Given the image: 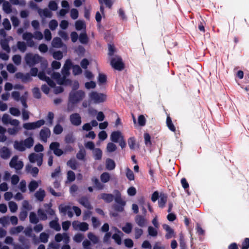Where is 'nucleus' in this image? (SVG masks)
Segmentation results:
<instances>
[{
	"mask_svg": "<svg viewBox=\"0 0 249 249\" xmlns=\"http://www.w3.org/2000/svg\"><path fill=\"white\" fill-rule=\"evenodd\" d=\"M114 194L115 196L111 194L103 193L101 195V198L107 203H110L114 199L116 204L112 205L113 209L116 212H122L124 210L126 202L122 199L121 194L119 191L115 190Z\"/></svg>",
	"mask_w": 249,
	"mask_h": 249,
	"instance_id": "nucleus-1",
	"label": "nucleus"
},
{
	"mask_svg": "<svg viewBox=\"0 0 249 249\" xmlns=\"http://www.w3.org/2000/svg\"><path fill=\"white\" fill-rule=\"evenodd\" d=\"M85 96V92L82 90H78L75 91H71L69 94L68 110L71 111L72 107L70 108V104L73 105L80 102Z\"/></svg>",
	"mask_w": 249,
	"mask_h": 249,
	"instance_id": "nucleus-2",
	"label": "nucleus"
},
{
	"mask_svg": "<svg viewBox=\"0 0 249 249\" xmlns=\"http://www.w3.org/2000/svg\"><path fill=\"white\" fill-rule=\"evenodd\" d=\"M59 147L60 143L58 142H55L51 143L50 144L49 148L51 150L53 151V154L55 156L58 157L61 156L65 152L66 153L67 152H71L73 150L72 147L69 144L66 145L64 149V151L61 149H60Z\"/></svg>",
	"mask_w": 249,
	"mask_h": 249,
	"instance_id": "nucleus-3",
	"label": "nucleus"
},
{
	"mask_svg": "<svg viewBox=\"0 0 249 249\" xmlns=\"http://www.w3.org/2000/svg\"><path fill=\"white\" fill-rule=\"evenodd\" d=\"M42 58V57L38 54H33L30 53H26L25 56L26 63L30 67L35 66L36 64L40 62Z\"/></svg>",
	"mask_w": 249,
	"mask_h": 249,
	"instance_id": "nucleus-4",
	"label": "nucleus"
},
{
	"mask_svg": "<svg viewBox=\"0 0 249 249\" xmlns=\"http://www.w3.org/2000/svg\"><path fill=\"white\" fill-rule=\"evenodd\" d=\"M107 97L106 94L95 91H91L89 94L90 100L95 104H100L105 102L107 100Z\"/></svg>",
	"mask_w": 249,
	"mask_h": 249,
	"instance_id": "nucleus-5",
	"label": "nucleus"
},
{
	"mask_svg": "<svg viewBox=\"0 0 249 249\" xmlns=\"http://www.w3.org/2000/svg\"><path fill=\"white\" fill-rule=\"evenodd\" d=\"M45 121L43 119L38 120L35 122L27 123L23 125V127L26 130H32L43 125L45 124Z\"/></svg>",
	"mask_w": 249,
	"mask_h": 249,
	"instance_id": "nucleus-6",
	"label": "nucleus"
},
{
	"mask_svg": "<svg viewBox=\"0 0 249 249\" xmlns=\"http://www.w3.org/2000/svg\"><path fill=\"white\" fill-rule=\"evenodd\" d=\"M23 163L21 160H18V156L16 155L12 157L10 162L9 166L11 168H14L16 170H21L23 167Z\"/></svg>",
	"mask_w": 249,
	"mask_h": 249,
	"instance_id": "nucleus-7",
	"label": "nucleus"
},
{
	"mask_svg": "<svg viewBox=\"0 0 249 249\" xmlns=\"http://www.w3.org/2000/svg\"><path fill=\"white\" fill-rule=\"evenodd\" d=\"M51 134L50 129L47 127H44L41 129L39 133L40 139L41 141L46 142L48 139Z\"/></svg>",
	"mask_w": 249,
	"mask_h": 249,
	"instance_id": "nucleus-8",
	"label": "nucleus"
},
{
	"mask_svg": "<svg viewBox=\"0 0 249 249\" xmlns=\"http://www.w3.org/2000/svg\"><path fill=\"white\" fill-rule=\"evenodd\" d=\"M110 64L115 69L121 71L124 68V64L123 63L122 59L120 58L117 59L113 58L110 61Z\"/></svg>",
	"mask_w": 249,
	"mask_h": 249,
	"instance_id": "nucleus-9",
	"label": "nucleus"
},
{
	"mask_svg": "<svg viewBox=\"0 0 249 249\" xmlns=\"http://www.w3.org/2000/svg\"><path fill=\"white\" fill-rule=\"evenodd\" d=\"M71 124L75 126H79L81 124V117L79 113L71 114L70 116Z\"/></svg>",
	"mask_w": 249,
	"mask_h": 249,
	"instance_id": "nucleus-10",
	"label": "nucleus"
},
{
	"mask_svg": "<svg viewBox=\"0 0 249 249\" xmlns=\"http://www.w3.org/2000/svg\"><path fill=\"white\" fill-rule=\"evenodd\" d=\"M15 77L18 79H21L22 82L23 83H26L28 81L32 80V78H31L29 73L24 74L22 72H18L16 73Z\"/></svg>",
	"mask_w": 249,
	"mask_h": 249,
	"instance_id": "nucleus-11",
	"label": "nucleus"
},
{
	"mask_svg": "<svg viewBox=\"0 0 249 249\" xmlns=\"http://www.w3.org/2000/svg\"><path fill=\"white\" fill-rule=\"evenodd\" d=\"M11 151L9 149L5 146H3L0 149V154L1 158L3 159H8L11 156Z\"/></svg>",
	"mask_w": 249,
	"mask_h": 249,
	"instance_id": "nucleus-12",
	"label": "nucleus"
},
{
	"mask_svg": "<svg viewBox=\"0 0 249 249\" xmlns=\"http://www.w3.org/2000/svg\"><path fill=\"white\" fill-rule=\"evenodd\" d=\"M59 209L60 213H62L64 214H66L67 212L68 215L70 217H71L73 215L72 212L71 211V208L70 206H63L62 205H61L59 206Z\"/></svg>",
	"mask_w": 249,
	"mask_h": 249,
	"instance_id": "nucleus-13",
	"label": "nucleus"
},
{
	"mask_svg": "<svg viewBox=\"0 0 249 249\" xmlns=\"http://www.w3.org/2000/svg\"><path fill=\"white\" fill-rule=\"evenodd\" d=\"M122 137H124V136L119 131H113L110 135V139L111 141L116 143L118 142L121 139Z\"/></svg>",
	"mask_w": 249,
	"mask_h": 249,
	"instance_id": "nucleus-14",
	"label": "nucleus"
},
{
	"mask_svg": "<svg viewBox=\"0 0 249 249\" xmlns=\"http://www.w3.org/2000/svg\"><path fill=\"white\" fill-rule=\"evenodd\" d=\"M162 227L167 232L165 234L166 239H170L174 236V230L168 225L164 224L162 225Z\"/></svg>",
	"mask_w": 249,
	"mask_h": 249,
	"instance_id": "nucleus-15",
	"label": "nucleus"
},
{
	"mask_svg": "<svg viewBox=\"0 0 249 249\" xmlns=\"http://www.w3.org/2000/svg\"><path fill=\"white\" fill-rule=\"evenodd\" d=\"M72 66V64L71 60L68 59L66 61L65 63L62 70V72L63 75H69V70Z\"/></svg>",
	"mask_w": 249,
	"mask_h": 249,
	"instance_id": "nucleus-16",
	"label": "nucleus"
},
{
	"mask_svg": "<svg viewBox=\"0 0 249 249\" xmlns=\"http://www.w3.org/2000/svg\"><path fill=\"white\" fill-rule=\"evenodd\" d=\"M0 44L2 49L6 51L7 53H10V48L9 45V41L6 39H2L0 40Z\"/></svg>",
	"mask_w": 249,
	"mask_h": 249,
	"instance_id": "nucleus-17",
	"label": "nucleus"
},
{
	"mask_svg": "<svg viewBox=\"0 0 249 249\" xmlns=\"http://www.w3.org/2000/svg\"><path fill=\"white\" fill-rule=\"evenodd\" d=\"M14 147L16 150L21 152L24 151L26 149L23 141H21L20 142L18 141H15Z\"/></svg>",
	"mask_w": 249,
	"mask_h": 249,
	"instance_id": "nucleus-18",
	"label": "nucleus"
},
{
	"mask_svg": "<svg viewBox=\"0 0 249 249\" xmlns=\"http://www.w3.org/2000/svg\"><path fill=\"white\" fill-rule=\"evenodd\" d=\"M135 220L140 227L142 228L145 226L146 220L143 216L137 215L135 218Z\"/></svg>",
	"mask_w": 249,
	"mask_h": 249,
	"instance_id": "nucleus-19",
	"label": "nucleus"
},
{
	"mask_svg": "<svg viewBox=\"0 0 249 249\" xmlns=\"http://www.w3.org/2000/svg\"><path fill=\"white\" fill-rule=\"evenodd\" d=\"M167 201V196L164 194H161L160 198L158 200L159 206L160 208H163L164 207Z\"/></svg>",
	"mask_w": 249,
	"mask_h": 249,
	"instance_id": "nucleus-20",
	"label": "nucleus"
},
{
	"mask_svg": "<svg viewBox=\"0 0 249 249\" xmlns=\"http://www.w3.org/2000/svg\"><path fill=\"white\" fill-rule=\"evenodd\" d=\"M38 13L40 17L44 16L46 18H50L52 17V12L47 8L43 10H42L40 8H38Z\"/></svg>",
	"mask_w": 249,
	"mask_h": 249,
	"instance_id": "nucleus-21",
	"label": "nucleus"
},
{
	"mask_svg": "<svg viewBox=\"0 0 249 249\" xmlns=\"http://www.w3.org/2000/svg\"><path fill=\"white\" fill-rule=\"evenodd\" d=\"M52 46L54 48H59L62 47L63 43L60 37H54L52 42Z\"/></svg>",
	"mask_w": 249,
	"mask_h": 249,
	"instance_id": "nucleus-22",
	"label": "nucleus"
},
{
	"mask_svg": "<svg viewBox=\"0 0 249 249\" xmlns=\"http://www.w3.org/2000/svg\"><path fill=\"white\" fill-rule=\"evenodd\" d=\"M79 202L84 207L87 208L88 209L90 210L92 209V207L90 205V202H89L88 199L86 197H81L79 199Z\"/></svg>",
	"mask_w": 249,
	"mask_h": 249,
	"instance_id": "nucleus-23",
	"label": "nucleus"
},
{
	"mask_svg": "<svg viewBox=\"0 0 249 249\" xmlns=\"http://www.w3.org/2000/svg\"><path fill=\"white\" fill-rule=\"evenodd\" d=\"M91 181L94 184V187L99 190H102L104 187V185L101 183L99 179L96 177H93L91 178Z\"/></svg>",
	"mask_w": 249,
	"mask_h": 249,
	"instance_id": "nucleus-24",
	"label": "nucleus"
},
{
	"mask_svg": "<svg viewBox=\"0 0 249 249\" xmlns=\"http://www.w3.org/2000/svg\"><path fill=\"white\" fill-rule=\"evenodd\" d=\"M93 158L95 160H101L102 157V151L98 148H96L93 151Z\"/></svg>",
	"mask_w": 249,
	"mask_h": 249,
	"instance_id": "nucleus-25",
	"label": "nucleus"
},
{
	"mask_svg": "<svg viewBox=\"0 0 249 249\" xmlns=\"http://www.w3.org/2000/svg\"><path fill=\"white\" fill-rule=\"evenodd\" d=\"M166 123V125L170 130L174 132H176V127L172 122L171 117L169 116L167 117Z\"/></svg>",
	"mask_w": 249,
	"mask_h": 249,
	"instance_id": "nucleus-26",
	"label": "nucleus"
},
{
	"mask_svg": "<svg viewBox=\"0 0 249 249\" xmlns=\"http://www.w3.org/2000/svg\"><path fill=\"white\" fill-rule=\"evenodd\" d=\"M25 148H30L34 144V139L32 137H29L23 141Z\"/></svg>",
	"mask_w": 249,
	"mask_h": 249,
	"instance_id": "nucleus-27",
	"label": "nucleus"
},
{
	"mask_svg": "<svg viewBox=\"0 0 249 249\" xmlns=\"http://www.w3.org/2000/svg\"><path fill=\"white\" fill-rule=\"evenodd\" d=\"M36 198L40 201L43 200L45 196V192L44 190L40 189L39 191H37L35 194Z\"/></svg>",
	"mask_w": 249,
	"mask_h": 249,
	"instance_id": "nucleus-28",
	"label": "nucleus"
},
{
	"mask_svg": "<svg viewBox=\"0 0 249 249\" xmlns=\"http://www.w3.org/2000/svg\"><path fill=\"white\" fill-rule=\"evenodd\" d=\"M115 167V163L114 161L110 159H107L106 160V168L108 170H112Z\"/></svg>",
	"mask_w": 249,
	"mask_h": 249,
	"instance_id": "nucleus-29",
	"label": "nucleus"
},
{
	"mask_svg": "<svg viewBox=\"0 0 249 249\" xmlns=\"http://www.w3.org/2000/svg\"><path fill=\"white\" fill-rule=\"evenodd\" d=\"M67 75H63L60 81L58 82V84L65 86L71 85L72 81L70 79L66 78Z\"/></svg>",
	"mask_w": 249,
	"mask_h": 249,
	"instance_id": "nucleus-30",
	"label": "nucleus"
},
{
	"mask_svg": "<svg viewBox=\"0 0 249 249\" xmlns=\"http://www.w3.org/2000/svg\"><path fill=\"white\" fill-rule=\"evenodd\" d=\"M115 0H98L99 4H105L107 7L109 9L112 8Z\"/></svg>",
	"mask_w": 249,
	"mask_h": 249,
	"instance_id": "nucleus-31",
	"label": "nucleus"
},
{
	"mask_svg": "<svg viewBox=\"0 0 249 249\" xmlns=\"http://www.w3.org/2000/svg\"><path fill=\"white\" fill-rule=\"evenodd\" d=\"M49 225L51 228L55 230L56 231H59L61 230L60 226L56 220L50 221Z\"/></svg>",
	"mask_w": 249,
	"mask_h": 249,
	"instance_id": "nucleus-32",
	"label": "nucleus"
},
{
	"mask_svg": "<svg viewBox=\"0 0 249 249\" xmlns=\"http://www.w3.org/2000/svg\"><path fill=\"white\" fill-rule=\"evenodd\" d=\"M3 10L7 14L12 12V7L10 3L8 1H4L3 3Z\"/></svg>",
	"mask_w": 249,
	"mask_h": 249,
	"instance_id": "nucleus-33",
	"label": "nucleus"
},
{
	"mask_svg": "<svg viewBox=\"0 0 249 249\" xmlns=\"http://www.w3.org/2000/svg\"><path fill=\"white\" fill-rule=\"evenodd\" d=\"M17 45L18 49L21 52L24 53L26 51L27 49V45L25 42L23 41H18Z\"/></svg>",
	"mask_w": 249,
	"mask_h": 249,
	"instance_id": "nucleus-34",
	"label": "nucleus"
},
{
	"mask_svg": "<svg viewBox=\"0 0 249 249\" xmlns=\"http://www.w3.org/2000/svg\"><path fill=\"white\" fill-rule=\"evenodd\" d=\"M30 222L33 224H37L39 219L37 218L36 213L34 212H31L29 215Z\"/></svg>",
	"mask_w": 249,
	"mask_h": 249,
	"instance_id": "nucleus-35",
	"label": "nucleus"
},
{
	"mask_svg": "<svg viewBox=\"0 0 249 249\" xmlns=\"http://www.w3.org/2000/svg\"><path fill=\"white\" fill-rule=\"evenodd\" d=\"M38 186V185L37 182L36 180H32L29 183L28 188L30 192H33L36 190Z\"/></svg>",
	"mask_w": 249,
	"mask_h": 249,
	"instance_id": "nucleus-36",
	"label": "nucleus"
},
{
	"mask_svg": "<svg viewBox=\"0 0 249 249\" xmlns=\"http://www.w3.org/2000/svg\"><path fill=\"white\" fill-rule=\"evenodd\" d=\"M100 178L102 182L107 183L110 178L109 174L107 172H104L100 176Z\"/></svg>",
	"mask_w": 249,
	"mask_h": 249,
	"instance_id": "nucleus-37",
	"label": "nucleus"
},
{
	"mask_svg": "<svg viewBox=\"0 0 249 249\" xmlns=\"http://www.w3.org/2000/svg\"><path fill=\"white\" fill-rule=\"evenodd\" d=\"M86 155V151L84 149H80L76 154V158L80 160H84Z\"/></svg>",
	"mask_w": 249,
	"mask_h": 249,
	"instance_id": "nucleus-38",
	"label": "nucleus"
},
{
	"mask_svg": "<svg viewBox=\"0 0 249 249\" xmlns=\"http://www.w3.org/2000/svg\"><path fill=\"white\" fill-rule=\"evenodd\" d=\"M128 144L130 149L134 150L136 145V139L134 137H132L128 139Z\"/></svg>",
	"mask_w": 249,
	"mask_h": 249,
	"instance_id": "nucleus-39",
	"label": "nucleus"
},
{
	"mask_svg": "<svg viewBox=\"0 0 249 249\" xmlns=\"http://www.w3.org/2000/svg\"><path fill=\"white\" fill-rule=\"evenodd\" d=\"M132 229V225L130 223H126L125 225L122 227V230L127 234L130 233Z\"/></svg>",
	"mask_w": 249,
	"mask_h": 249,
	"instance_id": "nucleus-40",
	"label": "nucleus"
},
{
	"mask_svg": "<svg viewBox=\"0 0 249 249\" xmlns=\"http://www.w3.org/2000/svg\"><path fill=\"white\" fill-rule=\"evenodd\" d=\"M79 41L83 44H85L88 42V37L86 33H82L80 34L79 37Z\"/></svg>",
	"mask_w": 249,
	"mask_h": 249,
	"instance_id": "nucleus-41",
	"label": "nucleus"
},
{
	"mask_svg": "<svg viewBox=\"0 0 249 249\" xmlns=\"http://www.w3.org/2000/svg\"><path fill=\"white\" fill-rule=\"evenodd\" d=\"M82 72V70L78 65H75L72 66V73L74 75H77L81 74Z\"/></svg>",
	"mask_w": 249,
	"mask_h": 249,
	"instance_id": "nucleus-42",
	"label": "nucleus"
},
{
	"mask_svg": "<svg viewBox=\"0 0 249 249\" xmlns=\"http://www.w3.org/2000/svg\"><path fill=\"white\" fill-rule=\"evenodd\" d=\"M75 141V139L72 134H67L65 138V142L66 143L69 144L73 143Z\"/></svg>",
	"mask_w": 249,
	"mask_h": 249,
	"instance_id": "nucleus-43",
	"label": "nucleus"
},
{
	"mask_svg": "<svg viewBox=\"0 0 249 249\" xmlns=\"http://www.w3.org/2000/svg\"><path fill=\"white\" fill-rule=\"evenodd\" d=\"M107 80V77L105 74L101 73L99 74L98 81L100 85L106 83Z\"/></svg>",
	"mask_w": 249,
	"mask_h": 249,
	"instance_id": "nucleus-44",
	"label": "nucleus"
},
{
	"mask_svg": "<svg viewBox=\"0 0 249 249\" xmlns=\"http://www.w3.org/2000/svg\"><path fill=\"white\" fill-rule=\"evenodd\" d=\"M45 207L46 208L45 211L46 213L50 215H53L55 214L54 211L52 209V204H45Z\"/></svg>",
	"mask_w": 249,
	"mask_h": 249,
	"instance_id": "nucleus-45",
	"label": "nucleus"
},
{
	"mask_svg": "<svg viewBox=\"0 0 249 249\" xmlns=\"http://www.w3.org/2000/svg\"><path fill=\"white\" fill-rule=\"evenodd\" d=\"M40 156V154H37L35 153H31L29 156V159L31 162L34 163L37 160L39 157Z\"/></svg>",
	"mask_w": 249,
	"mask_h": 249,
	"instance_id": "nucleus-46",
	"label": "nucleus"
},
{
	"mask_svg": "<svg viewBox=\"0 0 249 249\" xmlns=\"http://www.w3.org/2000/svg\"><path fill=\"white\" fill-rule=\"evenodd\" d=\"M75 179V173L71 170L67 172V179L70 182L73 181Z\"/></svg>",
	"mask_w": 249,
	"mask_h": 249,
	"instance_id": "nucleus-47",
	"label": "nucleus"
},
{
	"mask_svg": "<svg viewBox=\"0 0 249 249\" xmlns=\"http://www.w3.org/2000/svg\"><path fill=\"white\" fill-rule=\"evenodd\" d=\"M63 130L62 126L60 124H57L53 128V133L55 134H60Z\"/></svg>",
	"mask_w": 249,
	"mask_h": 249,
	"instance_id": "nucleus-48",
	"label": "nucleus"
},
{
	"mask_svg": "<svg viewBox=\"0 0 249 249\" xmlns=\"http://www.w3.org/2000/svg\"><path fill=\"white\" fill-rule=\"evenodd\" d=\"M49 26L51 30L53 31L58 26V22L55 19H52L49 22Z\"/></svg>",
	"mask_w": 249,
	"mask_h": 249,
	"instance_id": "nucleus-49",
	"label": "nucleus"
},
{
	"mask_svg": "<svg viewBox=\"0 0 249 249\" xmlns=\"http://www.w3.org/2000/svg\"><path fill=\"white\" fill-rule=\"evenodd\" d=\"M53 56L54 59L60 60L63 58L62 52L60 51L54 52L53 53Z\"/></svg>",
	"mask_w": 249,
	"mask_h": 249,
	"instance_id": "nucleus-50",
	"label": "nucleus"
},
{
	"mask_svg": "<svg viewBox=\"0 0 249 249\" xmlns=\"http://www.w3.org/2000/svg\"><path fill=\"white\" fill-rule=\"evenodd\" d=\"M37 213L41 220H46L47 219V214L43 210L39 209L37 211Z\"/></svg>",
	"mask_w": 249,
	"mask_h": 249,
	"instance_id": "nucleus-51",
	"label": "nucleus"
},
{
	"mask_svg": "<svg viewBox=\"0 0 249 249\" xmlns=\"http://www.w3.org/2000/svg\"><path fill=\"white\" fill-rule=\"evenodd\" d=\"M67 165L72 170H76L77 169V162L75 160H68Z\"/></svg>",
	"mask_w": 249,
	"mask_h": 249,
	"instance_id": "nucleus-52",
	"label": "nucleus"
},
{
	"mask_svg": "<svg viewBox=\"0 0 249 249\" xmlns=\"http://www.w3.org/2000/svg\"><path fill=\"white\" fill-rule=\"evenodd\" d=\"M9 208L11 212L15 213L18 209V206L15 202L10 201L9 202Z\"/></svg>",
	"mask_w": 249,
	"mask_h": 249,
	"instance_id": "nucleus-53",
	"label": "nucleus"
},
{
	"mask_svg": "<svg viewBox=\"0 0 249 249\" xmlns=\"http://www.w3.org/2000/svg\"><path fill=\"white\" fill-rule=\"evenodd\" d=\"M117 149L116 145L112 142H109L107 147V151L109 152L115 151Z\"/></svg>",
	"mask_w": 249,
	"mask_h": 249,
	"instance_id": "nucleus-54",
	"label": "nucleus"
},
{
	"mask_svg": "<svg viewBox=\"0 0 249 249\" xmlns=\"http://www.w3.org/2000/svg\"><path fill=\"white\" fill-rule=\"evenodd\" d=\"M148 234L153 237L156 236L158 235L157 231L152 226H149L148 228Z\"/></svg>",
	"mask_w": 249,
	"mask_h": 249,
	"instance_id": "nucleus-55",
	"label": "nucleus"
},
{
	"mask_svg": "<svg viewBox=\"0 0 249 249\" xmlns=\"http://www.w3.org/2000/svg\"><path fill=\"white\" fill-rule=\"evenodd\" d=\"M12 60L16 65H19L21 63V57L20 55L16 54L12 57Z\"/></svg>",
	"mask_w": 249,
	"mask_h": 249,
	"instance_id": "nucleus-56",
	"label": "nucleus"
},
{
	"mask_svg": "<svg viewBox=\"0 0 249 249\" xmlns=\"http://www.w3.org/2000/svg\"><path fill=\"white\" fill-rule=\"evenodd\" d=\"M41 242L43 243H47L49 238V235L45 232H42L40 234L39 236Z\"/></svg>",
	"mask_w": 249,
	"mask_h": 249,
	"instance_id": "nucleus-57",
	"label": "nucleus"
},
{
	"mask_svg": "<svg viewBox=\"0 0 249 249\" xmlns=\"http://www.w3.org/2000/svg\"><path fill=\"white\" fill-rule=\"evenodd\" d=\"M143 234V230L138 228H135V238L137 239L140 238Z\"/></svg>",
	"mask_w": 249,
	"mask_h": 249,
	"instance_id": "nucleus-58",
	"label": "nucleus"
},
{
	"mask_svg": "<svg viewBox=\"0 0 249 249\" xmlns=\"http://www.w3.org/2000/svg\"><path fill=\"white\" fill-rule=\"evenodd\" d=\"M10 112L12 115L15 116H18L20 114L19 110L14 107L10 108Z\"/></svg>",
	"mask_w": 249,
	"mask_h": 249,
	"instance_id": "nucleus-59",
	"label": "nucleus"
},
{
	"mask_svg": "<svg viewBox=\"0 0 249 249\" xmlns=\"http://www.w3.org/2000/svg\"><path fill=\"white\" fill-rule=\"evenodd\" d=\"M126 176L127 178L130 181L134 179V175L133 171L129 168H127Z\"/></svg>",
	"mask_w": 249,
	"mask_h": 249,
	"instance_id": "nucleus-60",
	"label": "nucleus"
},
{
	"mask_svg": "<svg viewBox=\"0 0 249 249\" xmlns=\"http://www.w3.org/2000/svg\"><path fill=\"white\" fill-rule=\"evenodd\" d=\"M79 230L82 231H85L89 229V225L86 222H81L79 224Z\"/></svg>",
	"mask_w": 249,
	"mask_h": 249,
	"instance_id": "nucleus-61",
	"label": "nucleus"
},
{
	"mask_svg": "<svg viewBox=\"0 0 249 249\" xmlns=\"http://www.w3.org/2000/svg\"><path fill=\"white\" fill-rule=\"evenodd\" d=\"M96 83L93 81L87 82L85 83V86L87 89H94L96 87Z\"/></svg>",
	"mask_w": 249,
	"mask_h": 249,
	"instance_id": "nucleus-62",
	"label": "nucleus"
},
{
	"mask_svg": "<svg viewBox=\"0 0 249 249\" xmlns=\"http://www.w3.org/2000/svg\"><path fill=\"white\" fill-rule=\"evenodd\" d=\"M112 238L115 240V242L119 245L122 244V239L120 235L118 233L113 234Z\"/></svg>",
	"mask_w": 249,
	"mask_h": 249,
	"instance_id": "nucleus-63",
	"label": "nucleus"
},
{
	"mask_svg": "<svg viewBox=\"0 0 249 249\" xmlns=\"http://www.w3.org/2000/svg\"><path fill=\"white\" fill-rule=\"evenodd\" d=\"M249 249V238H245L242 243L241 249Z\"/></svg>",
	"mask_w": 249,
	"mask_h": 249,
	"instance_id": "nucleus-64",
	"label": "nucleus"
}]
</instances>
